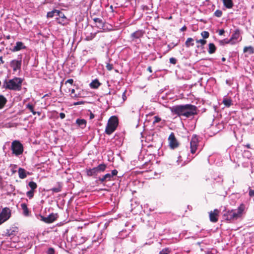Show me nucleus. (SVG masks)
<instances>
[{
	"mask_svg": "<svg viewBox=\"0 0 254 254\" xmlns=\"http://www.w3.org/2000/svg\"><path fill=\"white\" fill-rule=\"evenodd\" d=\"M194 45V40L192 38H188L185 42V45L187 48L193 46Z\"/></svg>",
	"mask_w": 254,
	"mask_h": 254,
	"instance_id": "nucleus-26",
	"label": "nucleus"
},
{
	"mask_svg": "<svg viewBox=\"0 0 254 254\" xmlns=\"http://www.w3.org/2000/svg\"><path fill=\"white\" fill-rule=\"evenodd\" d=\"M244 52L249 53L250 54H252L254 53V49L252 46L245 47L244 49Z\"/></svg>",
	"mask_w": 254,
	"mask_h": 254,
	"instance_id": "nucleus-30",
	"label": "nucleus"
},
{
	"mask_svg": "<svg viewBox=\"0 0 254 254\" xmlns=\"http://www.w3.org/2000/svg\"><path fill=\"white\" fill-rule=\"evenodd\" d=\"M75 92V90L72 89L71 90V94H73Z\"/></svg>",
	"mask_w": 254,
	"mask_h": 254,
	"instance_id": "nucleus-56",
	"label": "nucleus"
},
{
	"mask_svg": "<svg viewBox=\"0 0 254 254\" xmlns=\"http://www.w3.org/2000/svg\"><path fill=\"white\" fill-rule=\"evenodd\" d=\"M118 174V171L117 170H113L112 171V173L110 174L112 177L115 176H116Z\"/></svg>",
	"mask_w": 254,
	"mask_h": 254,
	"instance_id": "nucleus-43",
	"label": "nucleus"
},
{
	"mask_svg": "<svg viewBox=\"0 0 254 254\" xmlns=\"http://www.w3.org/2000/svg\"><path fill=\"white\" fill-rule=\"evenodd\" d=\"M224 33V30L223 29L220 30L219 31V34L220 35H223Z\"/></svg>",
	"mask_w": 254,
	"mask_h": 254,
	"instance_id": "nucleus-49",
	"label": "nucleus"
},
{
	"mask_svg": "<svg viewBox=\"0 0 254 254\" xmlns=\"http://www.w3.org/2000/svg\"><path fill=\"white\" fill-rule=\"evenodd\" d=\"M37 114L39 116L41 115V113L39 112H37Z\"/></svg>",
	"mask_w": 254,
	"mask_h": 254,
	"instance_id": "nucleus-60",
	"label": "nucleus"
},
{
	"mask_svg": "<svg viewBox=\"0 0 254 254\" xmlns=\"http://www.w3.org/2000/svg\"><path fill=\"white\" fill-rule=\"evenodd\" d=\"M206 254H211V253H208Z\"/></svg>",
	"mask_w": 254,
	"mask_h": 254,
	"instance_id": "nucleus-64",
	"label": "nucleus"
},
{
	"mask_svg": "<svg viewBox=\"0 0 254 254\" xmlns=\"http://www.w3.org/2000/svg\"><path fill=\"white\" fill-rule=\"evenodd\" d=\"M84 103H85L84 101H78V102L73 103V105L76 106V105H78L84 104Z\"/></svg>",
	"mask_w": 254,
	"mask_h": 254,
	"instance_id": "nucleus-44",
	"label": "nucleus"
},
{
	"mask_svg": "<svg viewBox=\"0 0 254 254\" xmlns=\"http://www.w3.org/2000/svg\"><path fill=\"white\" fill-rule=\"evenodd\" d=\"M214 15L217 17H220L222 15V11L220 10L217 9L214 12Z\"/></svg>",
	"mask_w": 254,
	"mask_h": 254,
	"instance_id": "nucleus-35",
	"label": "nucleus"
},
{
	"mask_svg": "<svg viewBox=\"0 0 254 254\" xmlns=\"http://www.w3.org/2000/svg\"><path fill=\"white\" fill-rule=\"evenodd\" d=\"M12 232H13L12 231H11V232L8 231L7 232L6 234H7V236H10L13 235Z\"/></svg>",
	"mask_w": 254,
	"mask_h": 254,
	"instance_id": "nucleus-51",
	"label": "nucleus"
},
{
	"mask_svg": "<svg viewBox=\"0 0 254 254\" xmlns=\"http://www.w3.org/2000/svg\"><path fill=\"white\" fill-rule=\"evenodd\" d=\"M31 112L32 113V114H33L34 115H36V114H37V112L34 111V110H32Z\"/></svg>",
	"mask_w": 254,
	"mask_h": 254,
	"instance_id": "nucleus-55",
	"label": "nucleus"
},
{
	"mask_svg": "<svg viewBox=\"0 0 254 254\" xmlns=\"http://www.w3.org/2000/svg\"><path fill=\"white\" fill-rule=\"evenodd\" d=\"M106 68L108 70L110 71L113 69V65L110 64H107L106 65Z\"/></svg>",
	"mask_w": 254,
	"mask_h": 254,
	"instance_id": "nucleus-42",
	"label": "nucleus"
},
{
	"mask_svg": "<svg viewBox=\"0 0 254 254\" xmlns=\"http://www.w3.org/2000/svg\"><path fill=\"white\" fill-rule=\"evenodd\" d=\"M11 150L13 154L19 156L23 152V146L19 141L15 140L11 143Z\"/></svg>",
	"mask_w": 254,
	"mask_h": 254,
	"instance_id": "nucleus-5",
	"label": "nucleus"
},
{
	"mask_svg": "<svg viewBox=\"0 0 254 254\" xmlns=\"http://www.w3.org/2000/svg\"><path fill=\"white\" fill-rule=\"evenodd\" d=\"M216 51V47L213 43L209 44L208 53L210 54H213Z\"/></svg>",
	"mask_w": 254,
	"mask_h": 254,
	"instance_id": "nucleus-29",
	"label": "nucleus"
},
{
	"mask_svg": "<svg viewBox=\"0 0 254 254\" xmlns=\"http://www.w3.org/2000/svg\"><path fill=\"white\" fill-rule=\"evenodd\" d=\"M171 250L169 248H165L160 251L159 254H169Z\"/></svg>",
	"mask_w": 254,
	"mask_h": 254,
	"instance_id": "nucleus-34",
	"label": "nucleus"
},
{
	"mask_svg": "<svg viewBox=\"0 0 254 254\" xmlns=\"http://www.w3.org/2000/svg\"><path fill=\"white\" fill-rule=\"evenodd\" d=\"M72 98H77L78 96L77 94H75L74 96H72Z\"/></svg>",
	"mask_w": 254,
	"mask_h": 254,
	"instance_id": "nucleus-57",
	"label": "nucleus"
},
{
	"mask_svg": "<svg viewBox=\"0 0 254 254\" xmlns=\"http://www.w3.org/2000/svg\"><path fill=\"white\" fill-rule=\"evenodd\" d=\"M86 174L88 176H93L98 174L95 168L86 170Z\"/></svg>",
	"mask_w": 254,
	"mask_h": 254,
	"instance_id": "nucleus-23",
	"label": "nucleus"
},
{
	"mask_svg": "<svg viewBox=\"0 0 254 254\" xmlns=\"http://www.w3.org/2000/svg\"><path fill=\"white\" fill-rule=\"evenodd\" d=\"M21 62V58H20L19 60H13L10 62V65L12 68L13 71L20 69Z\"/></svg>",
	"mask_w": 254,
	"mask_h": 254,
	"instance_id": "nucleus-10",
	"label": "nucleus"
},
{
	"mask_svg": "<svg viewBox=\"0 0 254 254\" xmlns=\"http://www.w3.org/2000/svg\"><path fill=\"white\" fill-rule=\"evenodd\" d=\"M94 22L96 23V26L100 29H104V22L102 19L99 18H94L93 19Z\"/></svg>",
	"mask_w": 254,
	"mask_h": 254,
	"instance_id": "nucleus-17",
	"label": "nucleus"
},
{
	"mask_svg": "<svg viewBox=\"0 0 254 254\" xmlns=\"http://www.w3.org/2000/svg\"><path fill=\"white\" fill-rule=\"evenodd\" d=\"M201 35L204 39H206L209 37V33L207 31H203L201 32Z\"/></svg>",
	"mask_w": 254,
	"mask_h": 254,
	"instance_id": "nucleus-36",
	"label": "nucleus"
},
{
	"mask_svg": "<svg viewBox=\"0 0 254 254\" xmlns=\"http://www.w3.org/2000/svg\"><path fill=\"white\" fill-rule=\"evenodd\" d=\"M171 112L179 116L189 118L196 114V107L191 104L177 105L170 107Z\"/></svg>",
	"mask_w": 254,
	"mask_h": 254,
	"instance_id": "nucleus-1",
	"label": "nucleus"
},
{
	"mask_svg": "<svg viewBox=\"0 0 254 254\" xmlns=\"http://www.w3.org/2000/svg\"><path fill=\"white\" fill-rule=\"evenodd\" d=\"M28 186L30 188V190H29L26 192V196L29 199H31L34 196L35 190L37 188V185L35 182L33 181H30L28 183Z\"/></svg>",
	"mask_w": 254,
	"mask_h": 254,
	"instance_id": "nucleus-7",
	"label": "nucleus"
},
{
	"mask_svg": "<svg viewBox=\"0 0 254 254\" xmlns=\"http://www.w3.org/2000/svg\"><path fill=\"white\" fill-rule=\"evenodd\" d=\"M76 123L80 127L84 128L86 125V121L84 119H77Z\"/></svg>",
	"mask_w": 254,
	"mask_h": 254,
	"instance_id": "nucleus-19",
	"label": "nucleus"
},
{
	"mask_svg": "<svg viewBox=\"0 0 254 254\" xmlns=\"http://www.w3.org/2000/svg\"><path fill=\"white\" fill-rule=\"evenodd\" d=\"M154 120L153 121V124L158 123L159 122H160L161 121V119L157 116L154 117Z\"/></svg>",
	"mask_w": 254,
	"mask_h": 254,
	"instance_id": "nucleus-41",
	"label": "nucleus"
},
{
	"mask_svg": "<svg viewBox=\"0 0 254 254\" xmlns=\"http://www.w3.org/2000/svg\"><path fill=\"white\" fill-rule=\"evenodd\" d=\"M9 38H10L9 36H7V39H9Z\"/></svg>",
	"mask_w": 254,
	"mask_h": 254,
	"instance_id": "nucleus-63",
	"label": "nucleus"
},
{
	"mask_svg": "<svg viewBox=\"0 0 254 254\" xmlns=\"http://www.w3.org/2000/svg\"><path fill=\"white\" fill-rule=\"evenodd\" d=\"M168 140L169 142V145L171 148L174 149L178 146V142L173 133L172 132L170 134Z\"/></svg>",
	"mask_w": 254,
	"mask_h": 254,
	"instance_id": "nucleus-14",
	"label": "nucleus"
},
{
	"mask_svg": "<svg viewBox=\"0 0 254 254\" xmlns=\"http://www.w3.org/2000/svg\"><path fill=\"white\" fill-rule=\"evenodd\" d=\"M0 61L2 63H3V61H2V57H0Z\"/></svg>",
	"mask_w": 254,
	"mask_h": 254,
	"instance_id": "nucleus-58",
	"label": "nucleus"
},
{
	"mask_svg": "<svg viewBox=\"0 0 254 254\" xmlns=\"http://www.w3.org/2000/svg\"><path fill=\"white\" fill-rule=\"evenodd\" d=\"M47 254H56L55 250L52 248H50L48 249L47 252Z\"/></svg>",
	"mask_w": 254,
	"mask_h": 254,
	"instance_id": "nucleus-37",
	"label": "nucleus"
},
{
	"mask_svg": "<svg viewBox=\"0 0 254 254\" xmlns=\"http://www.w3.org/2000/svg\"><path fill=\"white\" fill-rule=\"evenodd\" d=\"M40 220L47 223H51L53 222L57 218V214L52 213L49 215L47 217H44L42 215H40Z\"/></svg>",
	"mask_w": 254,
	"mask_h": 254,
	"instance_id": "nucleus-9",
	"label": "nucleus"
},
{
	"mask_svg": "<svg viewBox=\"0 0 254 254\" xmlns=\"http://www.w3.org/2000/svg\"><path fill=\"white\" fill-rule=\"evenodd\" d=\"M57 22L61 25H64L68 23V19L64 14L60 11L58 16L56 17Z\"/></svg>",
	"mask_w": 254,
	"mask_h": 254,
	"instance_id": "nucleus-11",
	"label": "nucleus"
},
{
	"mask_svg": "<svg viewBox=\"0 0 254 254\" xmlns=\"http://www.w3.org/2000/svg\"><path fill=\"white\" fill-rule=\"evenodd\" d=\"M126 91H125L123 93V95H122V97H123V100L124 101H125L127 99V97L126 96Z\"/></svg>",
	"mask_w": 254,
	"mask_h": 254,
	"instance_id": "nucleus-47",
	"label": "nucleus"
},
{
	"mask_svg": "<svg viewBox=\"0 0 254 254\" xmlns=\"http://www.w3.org/2000/svg\"><path fill=\"white\" fill-rule=\"evenodd\" d=\"M222 102L227 107H229L232 105V100L230 98H224Z\"/></svg>",
	"mask_w": 254,
	"mask_h": 254,
	"instance_id": "nucleus-28",
	"label": "nucleus"
},
{
	"mask_svg": "<svg viewBox=\"0 0 254 254\" xmlns=\"http://www.w3.org/2000/svg\"><path fill=\"white\" fill-rule=\"evenodd\" d=\"M246 146L247 147V148H250V144H248L246 145Z\"/></svg>",
	"mask_w": 254,
	"mask_h": 254,
	"instance_id": "nucleus-59",
	"label": "nucleus"
},
{
	"mask_svg": "<svg viewBox=\"0 0 254 254\" xmlns=\"http://www.w3.org/2000/svg\"><path fill=\"white\" fill-rule=\"evenodd\" d=\"M11 216V211L7 207L2 209L0 213V221L2 223L7 220Z\"/></svg>",
	"mask_w": 254,
	"mask_h": 254,
	"instance_id": "nucleus-6",
	"label": "nucleus"
},
{
	"mask_svg": "<svg viewBox=\"0 0 254 254\" xmlns=\"http://www.w3.org/2000/svg\"><path fill=\"white\" fill-rule=\"evenodd\" d=\"M69 83L70 84H72L73 83V80L72 79H69L68 80H67L65 82V83Z\"/></svg>",
	"mask_w": 254,
	"mask_h": 254,
	"instance_id": "nucleus-46",
	"label": "nucleus"
},
{
	"mask_svg": "<svg viewBox=\"0 0 254 254\" xmlns=\"http://www.w3.org/2000/svg\"><path fill=\"white\" fill-rule=\"evenodd\" d=\"M105 178L106 179V181H111L112 178H113L112 176L111 175L110 173L106 174L104 175Z\"/></svg>",
	"mask_w": 254,
	"mask_h": 254,
	"instance_id": "nucleus-38",
	"label": "nucleus"
},
{
	"mask_svg": "<svg viewBox=\"0 0 254 254\" xmlns=\"http://www.w3.org/2000/svg\"><path fill=\"white\" fill-rule=\"evenodd\" d=\"M118 125V118L115 116L111 117L108 122L106 127L105 132L107 134H112L116 129Z\"/></svg>",
	"mask_w": 254,
	"mask_h": 254,
	"instance_id": "nucleus-4",
	"label": "nucleus"
},
{
	"mask_svg": "<svg viewBox=\"0 0 254 254\" xmlns=\"http://www.w3.org/2000/svg\"><path fill=\"white\" fill-rule=\"evenodd\" d=\"M224 5L227 8H231L233 6L232 0H222Z\"/></svg>",
	"mask_w": 254,
	"mask_h": 254,
	"instance_id": "nucleus-22",
	"label": "nucleus"
},
{
	"mask_svg": "<svg viewBox=\"0 0 254 254\" xmlns=\"http://www.w3.org/2000/svg\"><path fill=\"white\" fill-rule=\"evenodd\" d=\"M19 177L20 179H24L27 177V174H29V172H26L24 169L19 168L18 170Z\"/></svg>",
	"mask_w": 254,
	"mask_h": 254,
	"instance_id": "nucleus-18",
	"label": "nucleus"
},
{
	"mask_svg": "<svg viewBox=\"0 0 254 254\" xmlns=\"http://www.w3.org/2000/svg\"><path fill=\"white\" fill-rule=\"evenodd\" d=\"M245 208V205L241 204L237 209L226 211L223 214L224 218L230 222L237 220L242 216Z\"/></svg>",
	"mask_w": 254,
	"mask_h": 254,
	"instance_id": "nucleus-2",
	"label": "nucleus"
},
{
	"mask_svg": "<svg viewBox=\"0 0 254 254\" xmlns=\"http://www.w3.org/2000/svg\"><path fill=\"white\" fill-rule=\"evenodd\" d=\"M181 158V156H179V160H177V161H178V162L179 161L180 158Z\"/></svg>",
	"mask_w": 254,
	"mask_h": 254,
	"instance_id": "nucleus-61",
	"label": "nucleus"
},
{
	"mask_svg": "<svg viewBox=\"0 0 254 254\" xmlns=\"http://www.w3.org/2000/svg\"><path fill=\"white\" fill-rule=\"evenodd\" d=\"M240 37V30L237 29L234 33H233L231 36V39L229 40V42L232 44H235L241 40Z\"/></svg>",
	"mask_w": 254,
	"mask_h": 254,
	"instance_id": "nucleus-12",
	"label": "nucleus"
},
{
	"mask_svg": "<svg viewBox=\"0 0 254 254\" xmlns=\"http://www.w3.org/2000/svg\"><path fill=\"white\" fill-rule=\"evenodd\" d=\"M196 42L198 44V45H197V47L199 48V47L203 46L206 43V41L204 39H200L197 40Z\"/></svg>",
	"mask_w": 254,
	"mask_h": 254,
	"instance_id": "nucleus-32",
	"label": "nucleus"
},
{
	"mask_svg": "<svg viewBox=\"0 0 254 254\" xmlns=\"http://www.w3.org/2000/svg\"><path fill=\"white\" fill-rule=\"evenodd\" d=\"M21 207L22 209L23 210V214L25 216H28L29 215V209L27 208V205L25 203H23L21 204Z\"/></svg>",
	"mask_w": 254,
	"mask_h": 254,
	"instance_id": "nucleus-24",
	"label": "nucleus"
},
{
	"mask_svg": "<svg viewBox=\"0 0 254 254\" xmlns=\"http://www.w3.org/2000/svg\"><path fill=\"white\" fill-rule=\"evenodd\" d=\"M144 34L142 30H137L131 35V38L132 41H136V40L139 39L143 36Z\"/></svg>",
	"mask_w": 254,
	"mask_h": 254,
	"instance_id": "nucleus-15",
	"label": "nucleus"
},
{
	"mask_svg": "<svg viewBox=\"0 0 254 254\" xmlns=\"http://www.w3.org/2000/svg\"><path fill=\"white\" fill-rule=\"evenodd\" d=\"M7 102V100L3 95H0V109H2Z\"/></svg>",
	"mask_w": 254,
	"mask_h": 254,
	"instance_id": "nucleus-27",
	"label": "nucleus"
},
{
	"mask_svg": "<svg viewBox=\"0 0 254 254\" xmlns=\"http://www.w3.org/2000/svg\"><path fill=\"white\" fill-rule=\"evenodd\" d=\"M94 118V115L92 113H90V119H92Z\"/></svg>",
	"mask_w": 254,
	"mask_h": 254,
	"instance_id": "nucleus-52",
	"label": "nucleus"
},
{
	"mask_svg": "<svg viewBox=\"0 0 254 254\" xmlns=\"http://www.w3.org/2000/svg\"><path fill=\"white\" fill-rule=\"evenodd\" d=\"M95 168L98 174L99 173L105 171L106 168V165L105 164H101Z\"/></svg>",
	"mask_w": 254,
	"mask_h": 254,
	"instance_id": "nucleus-25",
	"label": "nucleus"
},
{
	"mask_svg": "<svg viewBox=\"0 0 254 254\" xmlns=\"http://www.w3.org/2000/svg\"><path fill=\"white\" fill-rule=\"evenodd\" d=\"M222 61H225V59L224 58H222Z\"/></svg>",
	"mask_w": 254,
	"mask_h": 254,
	"instance_id": "nucleus-62",
	"label": "nucleus"
},
{
	"mask_svg": "<svg viewBox=\"0 0 254 254\" xmlns=\"http://www.w3.org/2000/svg\"><path fill=\"white\" fill-rule=\"evenodd\" d=\"M60 11L59 10L55 9L51 11L48 12L47 14V16L48 18H52L54 16L57 17L60 13Z\"/></svg>",
	"mask_w": 254,
	"mask_h": 254,
	"instance_id": "nucleus-20",
	"label": "nucleus"
},
{
	"mask_svg": "<svg viewBox=\"0 0 254 254\" xmlns=\"http://www.w3.org/2000/svg\"><path fill=\"white\" fill-rule=\"evenodd\" d=\"M187 30V27L186 26H184L183 27H182L180 29L181 31H184Z\"/></svg>",
	"mask_w": 254,
	"mask_h": 254,
	"instance_id": "nucleus-50",
	"label": "nucleus"
},
{
	"mask_svg": "<svg viewBox=\"0 0 254 254\" xmlns=\"http://www.w3.org/2000/svg\"><path fill=\"white\" fill-rule=\"evenodd\" d=\"M198 143V138L196 135H193L190 142V152L192 154L195 153Z\"/></svg>",
	"mask_w": 254,
	"mask_h": 254,
	"instance_id": "nucleus-8",
	"label": "nucleus"
},
{
	"mask_svg": "<svg viewBox=\"0 0 254 254\" xmlns=\"http://www.w3.org/2000/svg\"><path fill=\"white\" fill-rule=\"evenodd\" d=\"M65 115L64 114V113H61L60 114V117L62 119H63L65 118Z\"/></svg>",
	"mask_w": 254,
	"mask_h": 254,
	"instance_id": "nucleus-48",
	"label": "nucleus"
},
{
	"mask_svg": "<svg viewBox=\"0 0 254 254\" xmlns=\"http://www.w3.org/2000/svg\"><path fill=\"white\" fill-rule=\"evenodd\" d=\"M50 190L53 192H60L62 190V186L60 185H59V186L57 187H54L52 188Z\"/></svg>",
	"mask_w": 254,
	"mask_h": 254,
	"instance_id": "nucleus-33",
	"label": "nucleus"
},
{
	"mask_svg": "<svg viewBox=\"0 0 254 254\" xmlns=\"http://www.w3.org/2000/svg\"><path fill=\"white\" fill-rule=\"evenodd\" d=\"M100 85L101 83L98 79H95L90 83V87L93 89H97Z\"/></svg>",
	"mask_w": 254,
	"mask_h": 254,
	"instance_id": "nucleus-21",
	"label": "nucleus"
},
{
	"mask_svg": "<svg viewBox=\"0 0 254 254\" xmlns=\"http://www.w3.org/2000/svg\"><path fill=\"white\" fill-rule=\"evenodd\" d=\"M169 60L172 64H175L177 63V60L175 58H171Z\"/></svg>",
	"mask_w": 254,
	"mask_h": 254,
	"instance_id": "nucleus-40",
	"label": "nucleus"
},
{
	"mask_svg": "<svg viewBox=\"0 0 254 254\" xmlns=\"http://www.w3.org/2000/svg\"><path fill=\"white\" fill-rule=\"evenodd\" d=\"M147 70L149 71L150 73L152 72V70L151 66L148 67Z\"/></svg>",
	"mask_w": 254,
	"mask_h": 254,
	"instance_id": "nucleus-53",
	"label": "nucleus"
},
{
	"mask_svg": "<svg viewBox=\"0 0 254 254\" xmlns=\"http://www.w3.org/2000/svg\"><path fill=\"white\" fill-rule=\"evenodd\" d=\"M26 108L29 109L30 112H32L34 110V106L32 104H28L26 105Z\"/></svg>",
	"mask_w": 254,
	"mask_h": 254,
	"instance_id": "nucleus-39",
	"label": "nucleus"
},
{
	"mask_svg": "<svg viewBox=\"0 0 254 254\" xmlns=\"http://www.w3.org/2000/svg\"><path fill=\"white\" fill-rule=\"evenodd\" d=\"M226 84H227L228 85H230V86L231 85V83H230V80H226Z\"/></svg>",
	"mask_w": 254,
	"mask_h": 254,
	"instance_id": "nucleus-54",
	"label": "nucleus"
},
{
	"mask_svg": "<svg viewBox=\"0 0 254 254\" xmlns=\"http://www.w3.org/2000/svg\"><path fill=\"white\" fill-rule=\"evenodd\" d=\"M23 80L19 77H14L13 79L4 80L2 88L14 91H20L21 89Z\"/></svg>",
	"mask_w": 254,
	"mask_h": 254,
	"instance_id": "nucleus-3",
	"label": "nucleus"
},
{
	"mask_svg": "<svg viewBox=\"0 0 254 254\" xmlns=\"http://www.w3.org/2000/svg\"><path fill=\"white\" fill-rule=\"evenodd\" d=\"M99 181L101 183H103V182H104L106 181V179H105V176H103L102 178H99Z\"/></svg>",
	"mask_w": 254,
	"mask_h": 254,
	"instance_id": "nucleus-45",
	"label": "nucleus"
},
{
	"mask_svg": "<svg viewBox=\"0 0 254 254\" xmlns=\"http://www.w3.org/2000/svg\"><path fill=\"white\" fill-rule=\"evenodd\" d=\"M26 49V47L22 42H17L11 51L13 52Z\"/></svg>",
	"mask_w": 254,
	"mask_h": 254,
	"instance_id": "nucleus-16",
	"label": "nucleus"
},
{
	"mask_svg": "<svg viewBox=\"0 0 254 254\" xmlns=\"http://www.w3.org/2000/svg\"><path fill=\"white\" fill-rule=\"evenodd\" d=\"M97 32L91 33L89 35H87L85 38V40L87 41H90L94 38L96 35Z\"/></svg>",
	"mask_w": 254,
	"mask_h": 254,
	"instance_id": "nucleus-31",
	"label": "nucleus"
},
{
	"mask_svg": "<svg viewBox=\"0 0 254 254\" xmlns=\"http://www.w3.org/2000/svg\"><path fill=\"white\" fill-rule=\"evenodd\" d=\"M219 212V210L217 209H215L213 211H211L209 213L210 221L213 223L216 222L218 220Z\"/></svg>",
	"mask_w": 254,
	"mask_h": 254,
	"instance_id": "nucleus-13",
	"label": "nucleus"
}]
</instances>
